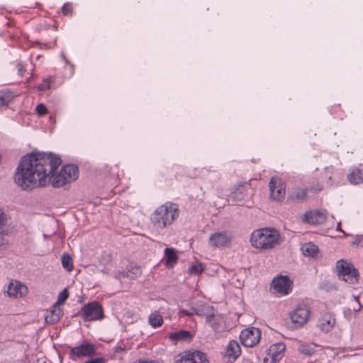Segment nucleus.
I'll return each mask as SVG.
<instances>
[{"label":"nucleus","mask_w":363,"mask_h":363,"mask_svg":"<svg viewBox=\"0 0 363 363\" xmlns=\"http://www.w3.org/2000/svg\"><path fill=\"white\" fill-rule=\"evenodd\" d=\"M315 347V345H314L313 347H312L306 344H300L298 346L297 350L303 355L306 357H311L314 354L315 351L314 347Z\"/></svg>","instance_id":"393cba45"},{"label":"nucleus","mask_w":363,"mask_h":363,"mask_svg":"<svg viewBox=\"0 0 363 363\" xmlns=\"http://www.w3.org/2000/svg\"><path fill=\"white\" fill-rule=\"evenodd\" d=\"M204 270V267L201 263L194 264L189 269V272L191 274H201Z\"/></svg>","instance_id":"f704fd0d"},{"label":"nucleus","mask_w":363,"mask_h":363,"mask_svg":"<svg viewBox=\"0 0 363 363\" xmlns=\"http://www.w3.org/2000/svg\"><path fill=\"white\" fill-rule=\"evenodd\" d=\"M35 111L40 116H45L48 113V109L43 104H39L35 107Z\"/></svg>","instance_id":"c9c22d12"},{"label":"nucleus","mask_w":363,"mask_h":363,"mask_svg":"<svg viewBox=\"0 0 363 363\" xmlns=\"http://www.w3.org/2000/svg\"><path fill=\"white\" fill-rule=\"evenodd\" d=\"M305 257H308L311 260H318L322 257L320 251H302Z\"/></svg>","instance_id":"7c9ffc66"},{"label":"nucleus","mask_w":363,"mask_h":363,"mask_svg":"<svg viewBox=\"0 0 363 363\" xmlns=\"http://www.w3.org/2000/svg\"><path fill=\"white\" fill-rule=\"evenodd\" d=\"M335 324V318L331 313H327L319 319L318 326L323 332H329Z\"/></svg>","instance_id":"ddd939ff"},{"label":"nucleus","mask_w":363,"mask_h":363,"mask_svg":"<svg viewBox=\"0 0 363 363\" xmlns=\"http://www.w3.org/2000/svg\"><path fill=\"white\" fill-rule=\"evenodd\" d=\"M52 82V78L48 77L45 78L42 83L39 84L37 86L38 90L40 93V94H44L46 91H48L51 87V83Z\"/></svg>","instance_id":"bb28decb"},{"label":"nucleus","mask_w":363,"mask_h":363,"mask_svg":"<svg viewBox=\"0 0 363 363\" xmlns=\"http://www.w3.org/2000/svg\"><path fill=\"white\" fill-rule=\"evenodd\" d=\"M4 244H5L4 239L3 235H1V233H0V249L1 247H3L4 249L6 247L4 246Z\"/></svg>","instance_id":"c03bdc74"},{"label":"nucleus","mask_w":363,"mask_h":363,"mask_svg":"<svg viewBox=\"0 0 363 363\" xmlns=\"http://www.w3.org/2000/svg\"><path fill=\"white\" fill-rule=\"evenodd\" d=\"M326 216L325 213L320 211H308L304 215V221L313 224L318 225L325 222Z\"/></svg>","instance_id":"4468645a"},{"label":"nucleus","mask_w":363,"mask_h":363,"mask_svg":"<svg viewBox=\"0 0 363 363\" xmlns=\"http://www.w3.org/2000/svg\"><path fill=\"white\" fill-rule=\"evenodd\" d=\"M252 245L259 250H270L281 242L278 231L273 228H262L254 230L250 235Z\"/></svg>","instance_id":"f03ea898"},{"label":"nucleus","mask_w":363,"mask_h":363,"mask_svg":"<svg viewBox=\"0 0 363 363\" xmlns=\"http://www.w3.org/2000/svg\"><path fill=\"white\" fill-rule=\"evenodd\" d=\"M28 288L26 285L22 284L19 281L11 282L8 287L6 293L9 297L18 298L23 297L26 295Z\"/></svg>","instance_id":"f8f14e48"},{"label":"nucleus","mask_w":363,"mask_h":363,"mask_svg":"<svg viewBox=\"0 0 363 363\" xmlns=\"http://www.w3.org/2000/svg\"><path fill=\"white\" fill-rule=\"evenodd\" d=\"M193 336L189 331L180 330L178 332L172 333L169 335V338L174 341H190Z\"/></svg>","instance_id":"aec40b11"},{"label":"nucleus","mask_w":363,"mask_h":363,"mask_svg":"<svg viewBox=\"0 0 363 363\" xmlns=\"http://www.w3.org/2000/svg\"><path fill=\"white\" fill-rule=\"evenodd\" d=\"M96 349L93 344L84 342L80 345L72 347L69 352V358L74 361L84 357L95 354Z\"/></svg>","instance_id":"6e6552de"},{"label":"nucleus","mask_w":363,"mask_h":363,"mask_svg":"<svg viewBox=\"0 0 363 363\" xmlns=\"http://www.w3.org/2000/svg\"><path fill=\"white\" fill-rule=\"evenodd\" d=\"M284 350L285 345L282 342L272 345L269 348V354H271L272 362L274 363L279 362L282 358Z\"/></svg>","instance_id":"f3484780"},{"label":"nucleus","mask_w":363,"mask_h":363,"mask_svg":"<svg viewBox=\"0 0 363 363\" xmlns=\"http://www.w3.org/2000/svg\"><path fill=\"white\" fill-rule=\"evenodd\" d=\"M206 315V321L208 323L214 330H218L222 320V317L219 314L212 313H204Z\"/></svg>","instance_id":"6ab92c4d"},{"label":"nucleus","mask_w":363,"mask_h":363,"mask_svg":"<svg viewBox=\"0 0 363 363\" xmlns=\"http://www.w3.org/2000/svg\"><path fill=\"white\" fill-rule=\"evenodd\" d=\"M301 250H318V247L315 246L312 242H307V243H305L301 247Z\"/></svg>","instance_id":"58836bf2"},{"label":"nucleus","mask_w":363,"mask_h":363,"mask_svg":"<svg viewBox=\"0 0 363 363\" xmlns=\"http://www.w3.org/2000/svg\"><path fill=\"white\" fill-rule=\"evenodd\" d=\"M141 274L140 269L138 267H135L132 270H127L126 277L130 279H135Z\"/></svg>","instance_id":"2f4dec72"},{"label":"nucleus","mask_w":363,"mask_h":363,"mask_svg":"<svg viewBox=\"0 0 363 363\" xmlns=\"http://www.w3.org/2000/svg\"><path fill=\"white\" fill-rule=\"evenodd\" d=\"M177 251H164V257L162 262L168 268L172 267L178 260V256L176 255Z\"/></svg>","instance_id":"412c9836"},{"label":"nucleus","mask_w":363,"mask_h":363,"mask_svg":"<svg viewBox=\"0 0 363 363\" xmlns=\"http://www.w3.org/2000/svg\"><path fill=\"white\" fill-rule=\"evenodd\" d=\"M307 189H297L290 196L293 201H302L306 199Z\"/></svg>","instance_id":"a878e982"},{"label":"nucleus","mask_w":363,"mask_h":363,"mask_svg":"<svg viewBox=\"0 0 363 363\" xmlns=\"http://www.w3.org/2000/svg\"><path fill=\"white\" fill-rule=\"evenodd\" d=\"M7 216L4 211L0 208V230L6 225L7 223Z\"/></svg>","instance_id":"4c0bfd02"},{"label":"nucleus","mask_w":363,"mask_h":363,"mask_svg":"<svg viewBox=\"0 0 363 363\" xmlns=\"http://www.w3.org/2000/svg\"><path fill=\"white\" fill-rule=\"evenodd\" d=\"M347 179L351 184L357 185L363 182V169L354 168L347 175Z\"/></svg>","instance_id":"a211bd4d"},{"label":"nucleus","mask_w":363,"mask_h":363,"mask_svg":"<svg viewBox=\"0 0 363 363\" xmlns=\"http://www.w3.org/2000/svg\"><path fill=\"white\" fill-rule=\"evenodd\" d=\"M164 250H174V249L173 248H169V247H165Z\"/></svg>","instance_id":"8fccbe9b"},{"label":"nucleus","mask_w":363,"mask_h":363,"mask_svg":"<svg viewBox=\"0 0 363 363\" xmlns=\"http://www.w3.org/2000/svg\"><path fill=\"white\" fill-rule=\"evenodd\" d=\"M78 313L84 321L101 320L104 316L101 305L96 301L84 305Z\"/></svg>","instance_id":"39448f33"},{"label":"nucleus","mask_w":363,"mask_h":363,"mask_svg":"<svg viewBox=\"0 0 363 363\" xmlns=\"http://www.w3.org/2000/svg\"><path fill=\"white\" fill-rule=\"evenodd\" d=\"M232 241V236L228 232H217L212 234L209 239V245L212 247H229Z\"/></svg>","instance_id":"1a4fd4ad"},{"label":"nucleus","mask_w":363,"mask_h":363,"mask_svg":"<svg viewBox=\"0 0 363 363\" xmlns=\"http://www.w3.org/2000/svg\"><path fill=\"white\" fill-rule=\"evenodd\" d=\"M17 68H18V74L21 76H22L23 74V73L26 72V69H25L24 66L22 64L18 63L17 65Z\"/></svg>","instance_id":"79ce46f5"},{"label":"nucleus","mask_w":363,"mask_h":363,"mask_svg":"<svg viewBox=\"0 0 363 363\" xmlns=\"http://www.w3.org/2000/svg\"><path fill=\"white\" fill-rule=\"evenodd\" d=\"M8 104V102L2 96H0V108L5 106Z\"/></svg>","instance_id":"37998d69"},{"label":"nucleus","mask_w":363,"mask_h":363,"mask_svg":"<svg viewBox=\"0 0 363 363\" xmlns=\"http://www.w3.org/2000/svg\"><path fill=\"white\" fill-rule=\"evenodd\" d=\"M225 354L233 361L236 360L241 354V348L236 340L229 341L225 348Z\"/></svg>","instance_id":"2eb2a0df"},{"label":"nucleus","mask_w":363,"mask_h":363,"mask_svg":"<svg viewBox=\"0 0 363 363\" xmlns=\"http://www.w3.org/2000/svg\"><path fill=\"white\" fill-rule=\"evenodd\" d=\"M351 247L353 248L363 247V235H356L351 241Z\"/></svg>","instance_id":"473e14b6"},{"label":"nucleus","mask_w":363,"mask_h":363,"mask_svg":"<svg viewBox=\"0 0 363 363\" xmlns=\"http://www.w3.org/2000/svg\"><path fill=\"white\" fill-rule=\"evenodd\" d=\"M127 270L119 271L118 273L115 274V278L116 279L121 280L122 277H126Z\"/></svg>","instance_id":"a19ab883"},{"label":"nucleus","mask_w":363,"mask_h":363,"mask_svg":"<svg viewBox=\"0 0 363 363\" xmlns=\"http://www.w3.org/2000/svg\"><path fill=\"white\" fill-rule=\"evenodd\" d=\"M63 313L62 309L54 304L49 314L45 316V320L48 324L53 325L59 321Z\"/></svg>","instance_id":"dca6fc26"},{"label":"nucleus","mask_w":363,"mask_h":363,"mask_svg":"<svg viewBox=\"0 0 363 363\" xmlns=\"http://www.w3.org/2000/svg\"><path fill=\"white\" fill-rule=\"evenodd\" d=\"M293 281L287 276L279 275L273 279L270 291L280 295H287L291 291Z\"/></svg>","instance_id":"423d86ee"},{"label":"nucleus","mask_w":363,"mask_h":363,"mask_svg":"<svg viewBox=\"0 0 363 363\" xmlns=\"http://www.w3.org/2000/svg\"><path fill=\"white\" fill-rule=\"evenodd\" d=\"M335 272L340 280L350 285L358 284L360 279L359 270L351 262L345 259L336 262Z\"/></svg>","instance_id":"20e7f679"},{"label":"nucleus","mask_w":363,"mask_h":363,"mask_svg":"<svg viewBox=\"0 0 363 363\" xmlns=\"http://www.w3.org/2000/svg\"><path fill=\"white\" fill-rule=\"evenodd\" d=\"M69 297V291L67 289H64L58 295L57 300L55 303L56 306H60L64 304Z\"/></svg>","instance_id":"c85d7f7f"},{"label":"nucleus","mask_w":363,"mask_h":363,"mask_svg":"<svg viewBox=\"0 0 363 363\" xmlns=\"http://www.w3.org/2000/svg\"><path fill=\"white\" fill-rule=\"evenodd\" d=\"M233 200L240 201L244 199L245 196V187L240 186L235 189V190L231 194Z\"/></svg>","instance_id":"cd10ccee"},{"label":"nucleus","mask_w":363,"mask_h":363,"mask_svg":"<svg viewBox=\"0 0 363 363\" xmlns=\"http://www.w3.org/2000/svg\"><path fill=\"white\" fill-rule=\"evenodd\" d=\"M319 288L323 290H325L326 291H329L331 290H337V287L335 284L323 282L320 284Z\"/></svg>","instance_id":"e433bc0d"},{"label":"nucleus","mask_w":363,"mask_h":363,"mask_svg":"<svg viewBox=\"0 0 363 363\" xmlns=\"http://www.w3.org/2000/svg\"><path fill=\"white\" fill-rule=\"evenodd\" d=\"M149 323L154 328L159 327L163 323L162 316L157 311L149 315Z\"/></svg>","instance_id":"5701e85b"},{"label":"nucleus","mask_w":363,"mask_h":363,"mask_svg":"<svg viewBox=\"0 0 363 363\" xmlns=\"http://www.w3.org/2000/svg\"><path fill=\"white\" fill-rule=\"evenodd\" d=\"M355 299H356V301H357L358 302V303H359V308H358V307H356V308H354V310L355 311H359L361 310V308H362V306H361V304H360V302H359V298H358V297H355Z\"/></svg>","instance_id":"49530a36"},{"label":"nucleus","mask_w":363,"mask_h":363,"mask_svg":"<svg viewBox=\"0 0 363 363\" xmlns=\"http://www.w3.org/2000/svg\"><path fill=\"white\" fill-rule=\"evenodd\" d=\"M321 189H322V186L319 187V188L318 189V191H320Z\"/></svg>","instance_id":"3c124183"},{"label":"nucleus","mask_w":363,"mask_h":363,"mask_svg":"<svg viewBox=\"0 0 363 363\" xmlns=\"http://www.w3.org/2000/svg\"><path fill=\"white\" fill-rule=\"evenodd\" d=\"M205 312L203 309H200L196 307H191L190 310L182 309L179 311V314L180 316L187 315L192 316L196 315L198 316L203 315Z\"/></svg>","instance_id":"b1692460"},{"label":"nucleus","mask_w":363,"mask_h":363,"mask_svg":"<svg viewBox=\"0 0 363 363\" xmlns=\"http://www.w3.org/2000/svg\"><path fill=\"white\" fill-rule=\"evenodd\" d=\"M62 12L64 14L67 15L72 11V5L69 3H65L62 6Z\"/></svg>","instance_id":"ea45409f"},{"label":"nucleus","mask_w":363,"mask_h":363,"mask_svg":"<svg viewBox=\"0 0 363 363\" xmlns=\"http://www.w3.org/2000/svg\"><path fill=\"white\" fill-rule=\"evenodd\" d=\"M310 315V311L306 306L297 307L291 314V321L297 326H303L306 323Z\"/></svg>","instance_id":"9b49d317"},{"label":"nucleus","mask_w":363,"mask_h":363,"mask_svg":"<svg viewBox=\"0 0 363 363\" xmlns=\"http://www.w3.org/2000/svg\"><path fill=\"white\" fill-rule=\"evenodd\" d=\"M178 207L175 203L166 202L160 206L151 215L152 225L158 228H164L171 225L178 217Z\"/></svg>","instance_id":"7ed1b4c3"},{"label":"nucleus","mask_w":363,"mask_h":363,"mask_svg":"<svg viewBox=\"0 0 363 363\" xmlns=\"http://www.w3.org/2000/svg\"><path fill=\"white\" fill-rule=\"evenodd\" d=\"M269 186L271 199L277 201H281L284 199L286 194L285 185L280 179L272 177Z\"/></svg>","instance_id":"9d476101"},{"label":"nucleus","mask_w":363,"mask_h":363,"mask_svg":"<svg viewBox=\"0 0 363 363\" xmlns=\"http://www.w3.org/2000/svg\"><path fill=\"white\" fill-rule=\"evenodd\" d=\"M123 350H124V348H123L121 346H118V347H116L115 352H122Z\"/></svg>","instance_id":"09e8293b"},{"label":"nucleus","mask_w":363,"mask_h":363,"mask_svg":"<svg viewBox=\"0 0 363 363\" xmlns=\"http://www.w3.org/2000/svg\"><path fill=\"white\" fill-rule=\"evenodd\" d=\"M62 265L67 272H71L73 269V259L70 255L65 252L61 256Z\"/></svg>","instance_id":"4be33fe9"},{"label":"nucleus","mask_w":363,"mask_h":363,"mask_svg":"<svg viewBox=\"0 0 363 363\" xmlns=\"http://www.w3.org/2000/svg\"><path fill=\"white\" fill-rule=\"evenodd\" d=\"M261 332L259 328H249L244 329L240 334L241 343L247 347H252L257 345L260 340Z\"/></svg>","instance_id":"0eeeda50"},{"label":"nucleus","mask_w":363,"mask_h":363,"mask_svg":"<svg viewBox=\"0 0 363 363\" xmlns=\"http://www.w3.org/2000/svg\"><path fill=\"white\" fill-rule=\"evenodd\" d=\"M112 259V253L110 251H103L99 258V262L102 265L108 264Z\"/></svg>","instance_id":"c756f323"},{"label":"nucleus","mask_w":363,"mask_h":363,"mask_svg":"<svg viewBox=\"0 0 363 363\" xmlns=\"http://www.w3.org/2000/svg\"><path fill=\"white\" fill-rule=\"evenodd\" d=\"M355 299H356V301H357L358 302V303H359V308H358V307H356V308H354V310L355 311H359L361 310V308H362V306H361V304H360V302H359V298H358V297H355Z\"/></svg>","instance_id":"a18cd8bd"},{"label":"nucleus","mask_w":363,"mask_h":363,"mask_svg":"<svg viewBox=\"0 0 363 363\" xmlns=\"http://www.w3.org/2000/svg\"><path fill=\"white\" fill-rule=\"evenodd\" d=\"M189 351L190 352H197L198 354H199V356L201 358H199V359L195 358L196 363H201V362L203 363V362H204V361L206 363H210L209 359L207 357V355L204 352H203L201 351L196 350H190Z\"/></svg>","instance_id":"72a5a7b5"},{"label":"nucleus","mask_w":363,"mask_h":363,"mask_svg":"<svg viewBox=\"0 0 363 363\" xmlns=\"http://www.w3.org/2000/svg\"><path fill=\"white\" fill-rule=\"evenodd\" d=\"M61 162V159L52 153L28 154L21 158L16 169L15 183L23 190H31L45 186L49 182L53 187L59 188L75 181L79 177L76 165H65L54 174Z\"/></svg>","instance_id":"f257e3e1"},{"label":"nucleus","mask_w":363,"mask_h":363,"mask_svg":"<svg viewBox=\"0 0 363 363\" xmlns=\"http://www.w3.org/2000/svg\"><path fill=\"white\" fill-rule=\"evenodd\" d=\"M336 230L342 232L344 234L345 236L347 235V234L343 230H341V228H340V223H337V227H336Z\"/></svg>","instance_id":"de8ad7c7"}]
</instances>
